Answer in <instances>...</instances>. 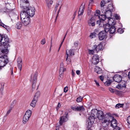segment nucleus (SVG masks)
Here are the masks:
<instances>
[{
	"label": "nucleus",
	"mask_w": 130,
	"mask_h": 130,
	"mask_svg": "<svg viewBox=\"0 0 130 130\" xmlns=\"http://www.w3.org/2000/svg\"><path fill=\"white\" fill-rule=\"evenodd\" d=\"M117 125V123L115 119H113L111 121V125L113 127H116Z\"/></svg>",
	"instance_id": "nucleus-22"
},
{
	"label": "nucleus",
	"mask_w": 130,
	"mask_h": 130,
	"mask_svg": "<svg viewBox=\"0 0 130 130\" xmlns=\"http://www.w3.org/2000/svg\"><path fill=\"white\" fill-rule=\"evenodd\" d=\"M98 111L96 109H93L91 110V116H93V117H95V115H97V111Z\"/></svg>",
	"instance_id": "nucleus-31"
},
{
	"label": "nucleus",
	"mask_w": 130,
	"mask_h": 130,
	"mask_svg": "<svg viewBox=\"0 0 130 130\" xmlns=\"http://www.w3.org/2000/svg\"><path fill=\"white\" fill-rule=\"evenodd\" d=\"M28 13L26 12V10H24L21 11L20 17V18L22 17L25 16L26 15L28 16Z\"/></svg>",
	"instance_id": "nucleus-28"
},
{
	"label": "nucleus",
	"mask_w": 130,
	"mask_h": 130,
	"mask_svg": "<svg viewBox=\"0 0 130 130\" xmlns=\"http://www.w3.org/2000/svg\"><path fill=\"white\" fill-rule=\"evenodd\" d=\"M16 103V101L15 100H14L11 103L10 107L12 108L15 105Z\"/></svg>",
	"instance_id": "nucleus-42"
},
{
	"label": "nucleus",
	"mask_w": 130,
	"mask_h": 130,
	"mask_svg": "<svg viewBox=\"0 0 130 130\" xmlns=\"http://www.w3.org/2000/svg\"><path fill=\"white\" fill-rule=\"evenodd\" d=\"M93 116H90L88 118V127L90 128L91 126V125L94 123L95 117H93Z\"/></svg>",
	"instance_id": "nucleus-8"
},
{
	"label": "nucleus",
	"mask_w": 130,
	"mask_h": 130,
	"mask_svg": "<svg viewBox=\"0 0 130 130\" xmlns=\"http://www.w3.org/2000/svg\"><path fill=\"white\" fill-rule=\"evenodd\" d=\"M99 56L97 54L94 55L92 57V62L94 64H97L99 62Z\"/></svg>",
	"instance_id": "nucleus-9"
},
{
	"label": "nucleus",
	"mask_w": 130,
	"mask_h": 130,
	"mask_svg": "<svg viewBox=\"0 0 130 130\" xmlns=\"http://www.w3.org/2000/svg\"><path fill=\"white\" fill-rule=\"evenodd\" d=\"M45 43V40L44 38L42 39L41 41V43L42 44H44Z\"/></svg>",
	"instance_id": "nucleus-56"
},
{
	"label": "nucleus",
	"mask_w": 130,
	"mask_h": 130,
	"mask_svg": "<svg viewBox=\"0 0 130 130\" xmlns=\"http://www.w3.org/2000/svg\"><path fill=\"white\" fill-rule=\"evenodd\" d=\"M113 80L115 82L120 83L122 80V76L119 74H116L113 77Z\"/></svg>",
	"instance_id": "nucleus-12"
},
{
	"label": "nucleus",
	"mask_w": 130,
	"mask_h": 130,
	"mask_svg": "<svg viewBox=\"0 0 130 130\" xmlns=\"http://www.w3.org/2000/svg\"><path fill=\"white\" fill-rule=\"evenodd\" d=\"M103 44V43L101 42L98 45V47H99V48L100 50H103V49L104 46Z\"/></svg>",
	"instance_id": "nucleus-38"
},
{
	"label": "nucleus",
	"mask_w": 130,
	"mask_h": 130,
	"mask_svg": "<svg viewBox=\"0 0 130 130\" xmlns=\"http://www.w3.org/2000/svg\"><path fill=\"white\" fill-rule=\"evenodd\" d=\"M127 77L129 79H130V72H129L128 74Z\"/></svg>",
	"instance_id": "nucleus-64"
},
{
	"label": "nucleus",
	"mask_w": 130,
	"mask_h": 130,
	"mask_svg": "<svg viewBox=\"0 0 130 130\" xmlns=\"http://www.w3.org/2000/svg\"><path fill=\"white\" fill-rule=\"evenodd\" d=\"M24 26H26L29 24L30 22V18H25V19L21 20Z\"/></svg>",
	"instance_id": "nucleus-14"
},
{
	"label": "nucleus",
	"mask_w": 130,
	"mask_h": 130,
	"mask_svg": "<svg viewBox=\"0 0 130 130\" xmlns=\"http://www.w3.org/2000/svg\"><path fill=\"white\" fill-rule=\"evenodd\" d=\"M114 16L115 17L117 20H118L119 19L120 16H119L117 14H114Z\"/></svg>",
	"instance_id": "nucleus-54"
},
{
	"label": "nucleus",
	"mask_w": 130,
	"mask_h": 130,
	"mask_svg": "<svg viewBox=\"0 0 130 130\" xmlns=\"http://www.w3.org/2000/svg\"><path fill=\"white\" fill-rule=\"evenodd\" d=\"M91 11L90 10H88L87 11L88 14V15H90Z\"/></svg>",
	"instance_id": "nucleus-59"
},
{
	"label": "nucleus",
	"mask_w": 130,
	"mask_h": 130,
	"mask_svg": "<svg viewBox=\"0 0 130 130\" xmlns=\"http://www.w3.org/2000/svg\"><path fill=\"white\" fill-rule=\"evenodd\" d=\"M96 33H91L90 35V38L92 39L95 37Z\"/></svg>",
	"instance_id": "nucleus-46"
},
{
	"label": "nucleus",
	"mask_w": 130,
	"mask_h": 130,
	"mask_svg": "<svg viewBox=\"0 0 130 130\" xmlns=\"http://www.w3.org/2000/svg\"><path fill=\"white\" fill-rule=\"evenodd\" d=\"M17 60L18 63V67L19 69L20 70V71H21L22 69V64L21 58L20 57H19L17 59Z\"/></svg>",
	"instance_id": "nucleus-16"
},
{
	"label": "nucleus",
	"mask_w": 130,
	"mask_h": 130,
	"mask_svg": "<svg viewBox=\"0 0 130 130\" xmlns=\"http://www.w3.org/2000/svg\"><path fill=\"white\" fill-rule=\"evenodd\" d=\"M9 42V40L8 37H5L0 34V43L2 45L4 46L8 45V44Z\"/></svg>",
	"instance_id": "nucleus-1"
},
{
	"label": "nucleus",
	"mask_w": 130,
	"mask_h": 130,
	"mask_svg": "<svg viewBox=\"0 0 130 130\" xmlns=\"http://www.w3.org/2000/svg\"><path fill=\"white\" fill-rule=\"evenodd\" d=\"M112 12L110 11V10H108L105 13V15L107 18V19H109L112 16Z\"/></svg>",
	"instance_id": "nucleus-20"
},
{
	"label": "nucleus",
	"mask_w": 130,
	"mask_h": 130,
	"mask_svg": "<svg viewBox=\"0 0 130 130\" xmlns=\"http://www.w3.org/2000/svg\"><path fill=\"white\" fill-rule=\"evenodd\" d=\"M95 71L98 74H100L102 72L101 69L97 66H96L95 68Z\"/></svg>",
	"instance_id": "nucleus-34"
},
{
	"label": "nucleus",
	"mask_w": 130,
	"mask_h": 130,
	"mask_svg": "<svg viewBox=\"0 0 130 130\" xmlns=\"http://www.w3.org/2000/svg\"><path fill=\"white\" fill-rule=\"evenodd\" d=\"M123 104H118L115 106V107L116 109H118L122 107L123 106Z\"/></svg>",
	"instance_id": "nucleus-40"
},
{
	"label": "nucleus",
	"mask_w": 130,
	"mask_h": 130,
	"mask_svg": "<svg viewBox=\"0 0 130 130\" xmlns=\"http://www.w3.org/2000/svg\"><path fill=\"white\" fill-rule=\"evenodd\" d=\"M37 100V99L34 98L30 104L31 106L34 107H35Z\"/></svg>",
	"instance_id": "nucleus-25"
},
{
	"label": "nucleus",
	"mask_w": 130,
	"mask_h": 130,
	"mask_svg": "<svg viewBox=\"0 0 130 130\" xmlns=\"http://www.w3.org/2000/svg\"><path fill=\"white\" fill-rule=\"evenodd\" d=\"M121 27H120L118 28V27H117V28H118V29L117 30V32H118L119 33L121 34L123 33L124 32V30L121 28V27H122V26L121 25V24H120Z\"/></svg>",
	"instance_id": "nucleus-36"
},
{
	"label": "nucleus",
	"mask_w": 130,
	"mask_h": 130,
	"mask_svg": "<svg viewBox=\"0 0 130 130\" xmlns=\"http://www.w3.org/2000/svg\"><path fill=\"white\" fill-rule=\"evenodd\" d=\"M107 32L105 31H102L100 32L98 34V37L100 40H102L106 38Z\"/></svg>",
	"instance_id": "nucleus-10"
},
{
	"label": "nucleus",
	"mask_w": 130,
	"mask_h": 130,
	"mask_svg": "<svg viewBox=\"0 0 130 130\" xmlns=\"http://www.w3.org/2000/svg\"><path fill=\"white\" fill-rule=\"evenodd\" d=\"M26 11L28 15L31 17H32L35 15V10L34 7H29Z\"/></svg>",
	"instance_id": "nucleus-6"
},
{
	"label": "nucleus",
	"mask_w": 130,
	"mask_h": 130,
	"mask_svg": "<svg viewBox=\"0 0 130 130\" xmlns=\"http://www.w3.org/2000/svg\"><path fill=\"white\" fill-rule=\"evenodd\" d=\"M68 90V87L67 86L65 87L64 89V91L65 92H67Z\"/></svg>",
	"instance_id": "nucleus-55"
},
{
	"label": "nucleus",
	"mask_w": 130,
	"mask_h": 130,
	"mask_svg": "<svg viewBox=\"0 0 130 130\" xmlns=\"http://www.w3.org/2000/svg\"><path fill=\"white\" fill-rule=\"evenodd\" d=\"M25 18H30L29 15H28V16L26 15L25 16L22 17L21 18V20L25 19Z\"/></svg>",
	"instance_id": "nucleus-52"
},
{
	"label": "nucleus",
	"mask_w": 130,
	"mask_h": 130,
	"mask_svg": "<svg viewBox=\"0 0 130 130\" xmlns=\"http://www.w3.org/2000/svg\"><path fill=\"white\" fill-rule=\"evenodd\" d=\"M89 52L90 54H93L95 52L94 49L92 48V50H89Z\"/></svg>",
	"instance_id": "nucleus-44"
},
{
	"label": "nucleus",
	"mask_w": 130,
	"mask_h": 130,
	"mask_svg": "<svg viewBox=\"0 0 130 130\" xmlns=\"http://www.w3.org/2000/svg\"><path fill=\"white\" fill-rule=\"evenodd\" d=\"M107 21H108V23L111 26H113L115 24V19L114 18H111L109 19H107Z\"/></svg>",
	"instance_id": "nucleus-15"
},
{
	"label": "nucleus",
	"mask_w": 130,
	"mask_h": 130,
	"mask_svg": "<svg viewBox=\"0 0 130 130\" xmlns=\"http://www.w3.org/2000/svg\"><path fill=\"white\" fill-rule=\"evenodd\" d=\"M99 47H98V45H93V47L92 48L94 49L95 52L97 53L99 51H100Z\"/></svg>",
	"instance_id": "nucleus-35"
},
{
	"label": "nucleus",
	"mask_w": 130,
	"mask_h": 130,
	"mask_svg": "<svg viewBox=\"0 0 130 130\" xmlns=\"http://www.w3.org/2000/svg\"><path fill=\"white\" fill-rule=\"evenodd\" d=\"M0 26H1L6 29H7V27H8L7 26L5 25L2 23L1 19H0Z\"/></svg>",
	"instance_id": "nucleus-41"
},
{
	"label": "nucleus",
	"mask_w": 130,
	"mask_h": 130,
	"mask_svg": "<svg viewBox=\"0 0 130 130\" xmlns=\"http://www.w3.org/2000/svg\"><path fill=\"white\" fill-rule=\"evenodd\" d=\"M99 18L100 19L101 21H104L107 20V18L105 15L101 14L99 16Z\"/></svg>",
	"instance_id": "nucleus-26"
},
{
	"label": "nucleus",
	"mask_w": 130,
	"mask_h": 130,
	"mask_svg": "<svg viewBox=\"0 0 130 130\" xmlns=\"http://www.w3.org/2000/svg\"><path fill=\"white\" fill-rule=\"evenodd\" d=\"M84 5L82 4L80 6L78 12V16L83 15L84 10Z\"/></svg>",
	"instance_id": "nucleus-18"
},
{
	"label": "nucleus",
	"mask_w": 130,
	"mask_h": 130,
	"mask_svg": "<svg viewBox=\"0 0 130 130\" xmlns=\"http://www.w3.org/2000/svg\"><path fill=\"white\" fill-rule=\"evenodd\" d=\"M100 11L99 10H97L96 11V12L94 13V18H99V16H100Z\"/></svg>",
	"instance_id": "nucleus-32"
},
{
	"label": "nucleus",
	"mask_w": 130,
	"mask_h": 130,
	"mask_svg": "<svg viewBox=\"0 0 130 130\" xmlns=\"http://www.w3.org/2000/svg\"><path fill=\"white\" fill-rule=\"evenodd\" d=\"M78 111H84L85 110L84 107L83 106H78Z\"/></svg>",
	"instance_id": "nucleus-37"
},
{
	"label": "nucleus",
	"mask_w": 130,
	"mask_h": 130,
	"mask_svg": "<svg viewBox=\"0 0 130 130\" xmlns=\"http://www.w3.org/2000/svg\"><path fill=\"white\" fill-rule=\"evenodd\" d=\"M66 68H60L59 72V76L61 77H63V72L66 71Z\"/></svg>",
	"instance_id": "nucleus-23"
},
{
	"label": "nucleus",
	"mask_w": 130,
	"mask_h": 130,
	"mask_svg": "<svg viewBox=\"0 0 130 130\" xmlns=\"http://www.w3.org/2000/svg\"><path fill=\"white\" fill-rule=\"evenodd\" d=\"M109 90L112 93L114 92V90L113 89L111 88H109Z\"/></svg>",
	"instance_id": "nucleus-61"
},
{
	"label": "nucleus",
	"mask_w": 130,
	"mask_h": 130,
	"mask_svg": "<svg viewBox=\"0 0 130 130\" xmlns=\"http://www.w3.org/2000/svg\"><path fill=\"white\" fill-rule=\"evenodd\" d=\"M94 17H92L88 21V24L90 26H92L95 25L94 23Z\"/></svg>",
	"instance_id": "nucleus-19"
},
{
	"label": "nucleus",
	"mask_w": 130,
	"mask_h": 130,
	"mask_svg": "<svg viewBox=\"0 0 130 130\" xmlns=\"http://www.w3.org/2000/svg\"><path fill=\"white\" fill-rule=\"evenodd\" d=\"M20 7L22 9L26 10L29 7V2L27 0H20Z\"/></svg>",
	"instance_id": "nucleus-2"
},
{
	"label": "nucleus",
	"mask_w": 130,
	"mask_h": 130,
	"mask_svg": "<svg viewBox=\"0 0 130 130\" xmlns=\"http://www.w3.org/2000/svg\"><path fill=\"white\" fill-rule=\"evenodd\" d=\"M78 41H75L74 43V45L72 48L74 50H76L78 48Z\"/></svg>",
	"instance_id": "nucleus-27"
},
{
	"label": "nucleus",
	"mask_w": 130,
	"mask_h": 130,
	"mask_svg": "<svg viewBox=\"0 0 130 130\" xmlns=\"http://www.w3.org/2000/svg\"><path fill=\"white\" fill-rule=\"evenodd\" d=\"M59 2H58V3H57L56 6V7H55V11H56V10H57V7L59 5Z\"/></svg>",
	"instance_id": "nucleus-58"
},
{
	"label": "nucleus",
	"mask_w": 130,
	"mask_h": 130,
	"mask_svg": "<svg viewBox=\"0 0 130 130\" xmlns=\"http://www.w3.org/2000/svg\"><path fill=\"white\" fill-rule=\"evenodd\" d=\"M106 3H105V2L104 1H101L100 3V5L102 7L104 6L105 4Z\"/></svg>",
	"instance_id": "nucleus-49"
},
{
	"label": "nucleus",
	"mask_w": 130,
	"mask_h": 130,
	"mask_svg": "<svg viewBox=\"0 0 130 130\" xmlns=\"http://www.w3.org/2000/svg\"><path fill=\"white\" fill-rule=\"evenodd\" d=\"M104 31H105L106 32H107L109 30V29L111 26V25L108 23L106 24L105 25H104Z\"/></svg>",
	"instance_id": "nucleus-21"
},
{
	"label": "nucleus",
	"mask_w": 130,
	"mask_h": 130,
	"mask_svg": "<svg viewBox=\"0 0 130 130\" xmlns=\"http://www.w3.org/2000/svg\"><path fill=\"white\" fill-rule=\"evenodd\" d=\"M96 116L100 120H102L104 118V115L102 111L98 110L97 111Z\"/></svg>",
	"instance_id": "nucleus-13"
},
{
	"label": "nucleus",
	"mask_w": 130,
	"mask_h": 130,
	"mask_svg": "<svg viewBox=\"0 0 130 130\" xmlns=\"http://www.w3.org/2000/svg\"><path fill=\"white\" fill-rule=\"evenodd\" d=\"M83 99V98L81 96H79L77 99L76 101L78 102H80L82 101Z\"/></svg>",
	"instance_id": "nucleus-47"
},
{
	"label": "nucleus",
	"mask_w": 130,
	"mask_h": 130,
	"mask_svg": "<svg viewBox=\"0 0 130 130\" xmlns=\"http://www.w3.org/2000/svg\"><path fill=\"white\" fill-rule=\"evenodd\" d=\"M113 128H114V130H120V129H121L117 126L116 127Z\"/></svg>",
	"instance_id": "nucleus-57"
},
{
	"label": "nucleus",
	"mask_w": 130,
	"mask_h": 130,
	"mask_svg": "<svg viewBox=\"0 0 130 130\" xmlns=\"http://www.w3.org/2000/svg\"><path fill=\"white\" fill-rule=\"evenodd\" d=\"M71 108L74 111H78V106H74L71 107Z\"/></svg>",
	"instance_id": "nucleus-48"
},
{
	"label": "nucleus",
	"mask_w": 130,
	"mask_h": 130,
	"mask_svg": "<svg viewBox=\"0 0 130 130\" xmlns=\"http://www.w3.org/2000/svg\"><path fill=\"white\" fill-rule=\"evenodd\" d=\"M126 82L124 81H122V82L116 86V87L120 89H122L123 88H126V85H125Z\"/></svg>",
	"instance_id": "nucleus-11"
},
{
	"label": "nucleus",
	"mask_w": 130,
	"mask_h": 130,
	"mask_svg": "<svg viewBox=\"0 0 130 130\" xmlns=\"http://www.w3.org/2000/svg\"><path fill=\"white\" fill-rule=\"evenodd\" d=\"M31 113V111L30 110H28L27 111L23 118V122L24 124H25L27 122Z\"/></svg>",
	"instance_id": "nucleus-3"
},
{
	"label": "nucleus",
	"mask_w": 130,
	"mask_h": 130,
	"mask_svg": "<svg viewBox=\"0 0 130 130\" xmlns=\"http://www.w3.org/2000/svg\"><path fill=\"white\" fill-rule=\"evenodd\" d=\"M107 8L108 10H110L111 12H112L115 11V8L113 7V6L112 4H110L107 7Z\"/></svg>",
	"instance_id": "nucleus-30"
},
{
	"label": "nucleus",
	"mask_w": 130,
	"mask_h": 130,
	"mask_svg": "<svg viewBox=\"0 0 130 130\" xmlns=\"http://www.w3.org/2000/svg\"><path fill=\"white\" fill-rule=\"evenodd\" d=\"M8 50L7 48H5L2 50L1 52L3 53L7 54L8 53Z\"/></svg>",
	"instance_id": "nucleus-45"
},
{
	"label": "nucleus",
	"mask_w": 130,
	"mask_h": 130,
	"mask_svg": "<svg viewBox=\"0 0 130 130\" xmlns=\"http://www.w3.org/2000/svg\"><path fill=\"white\" fill-rule=\"evenodd\" d=\"M12 108L11 107H10L9 109L7 111L6 114L5 116V117H6L7 116H8L10 112H11V110H12Z\"/></svg>",
	"instance_id": "nucleus-50"
},
{
	"label": "nucleus",
	"mask_w": 130,
	"mask_h": 130,
	"mask_svg": "<svg viewBox=\"0 0 130 130\" xmlns=\"http://www.w3.org/2000/svg\"><path fill=\"white\" fill-rule=\"evenodd\" d=\"M46 5L48 8L50 7L53 3V2L52 0H45Z\"/></svg>",
	"instance_id": "nucleus-29"
},
{
	"label": "nucleus",
	"mask_w": 130,
	"mask_h": 130,
	"mask_svg": "<svg viewBox=\"0 0 130 130\" xmlns=\"http://www.w3.org/2000/svg\"><path fill=\"white\" fill-rule=\"evenodd\" d=\"M5 57H7V56L5 55L0 57V67L1 68V70L2 69V68L5 66L8 62L7 59H5Z\"/></svg>",
	"instance_id": "nucleus-5"
},
{
	"label": "nucleus",
	"mask_w": 130,
	"mask_h": 130,
	"mask_svg": "<svg viewBox=\"0 0 130 130\" xmlns=\"http://www.w3.org/2000/svg\"><path fill=\"white\" fill-rule=\"evenodd\" d=\"M66 54L67 55V57L66 58V61H69L70 62V56H73L74 55L73 50V49H71L70 50H67L66 51Z\"/></svg>",
	"instance_id": "nucleus-7"
},
{
	"label": "nucleus",
	"mask_w": 130,
	"mask_h": 130,
	"mask_svg": "<svg viewBox=\"0 0 130 130\" xmlns=\"http://www.w3.org/2000/svg\"><path fill=\"white\" fill-rule=\"evenodd\" d=\"M22 26V25L21 23L20 22H19L16 24L15 27L17 29H20L21 28Z\"/></svg>",
	"instance_id": "nucleus-33"
},
{
	"label": "nucleus",
	"mask_w": 130,
	"mask_h": 130,
	"mask_svg": "<svg viewBox=\"0 0 130 130\" xmlns=\"http://www.w3.org/2000/svg\"><path fill=\"white\" fill-rule=\"evenodd\" d=\"M39 95L40 93L39 92H37L35 94L34 98L37 99L38 97L39 96Z\"/></svg>",
	"instance_id": "nucleus-51"
},
{
	"label": "nucleus",
	"mask_w": 130,
	"mask_h": 130,
	"mask_svg": "<svg viewBox=\"0 0 130 130\" xmlns=\"http://www.w3.org/2000/svg\"><path fill=\"white\" fill-rule=\"evenodd\" d=\"M101 22H102V21H101V20H100V21H99V20L97 21L96 22H97V23L98 24H99V25H100Z\"/></svg>",
	"instance_id": "nucleus-63"
},
{
	"label": "nucleus",
	"mask_w": 130,
	"mask_h": 130,
	"mask_svg": "<svg viewBox=\"0 0 130 130\" xmlns=\"http://www.w3.org/2000/svg\"><path fill=\"white\" fill-rule=\"evenodd\" d=\"M37 80V77L36 75L34 76L33 79V84H32V87H33L34 84L36 82Z\"/></svg>",
	"instance_id": "nucleus-43"
},
{
	"label": "nucleus",
	"mask_w": 130,
	"mask_h": 130,
	"mask_svg": "<svg viewBox=\"0 0 130 130\" xmlns=\"http://www.w3.org/2000/svg\"><path fill=\"white\" fill-rule=\"evenodd\" d=\"M111 82L112 81L111 80H108L105 82V84L106 86H108L110 85Z\"/></svg>",
	"instance_id": "nucleus-39"
},
{
	"label": "nucleus",
	"mask_w": 130,
	"mask_h": 130,
	"mask_svg": "<svg viewBox=\"0 0 130 130\" xmlns=\"http://www.w3.org/2000/svg\"><path fill=\"white\" fill-rule=\"evenodd\" d=\"M100 78L101 80L103 81L104 80V77L103 76H100Z\"/></svg>",
	"instance_id": "nucleus-60"
},
{
	"label": "nucleus",
	"mask_w": 130,
	"mask_h": 130,
	"mask_svg": "<svg viewBox=\"0 0 130 130\" xmlns=\"http://www.w3.org/2000/svg\"><path fill=\"white\" fill-rule=\"evenodd\" d=\"M95 82L96 85H97L98 86H100V85L99 84V83L97 82L96 80H94Z\"/></svg>",
	"instance_id": "nucleus-62"
},
{
	"label": "nucleus",
	"mask_w": 130,
	"mask_h": 130,
	"mask_svg": "<svg viewBox=\"0 0 130 130\" xmlns=\"http://www.w3.org/2000/svg\"><path fill=\"white\" fill-rule=\"evenodd\" d=\"M68 120V119L66 116L61 117L59 121L60 125H62L63 123L66 122Z\"/></svg>",
	"instance_id": "nucleus-17"
},
{
	"label": "nucleus",
	"mask_w": 130,
	"mask_h": 130,
	"mask_svg": "<svg viewBox=\"0 0 130 130\" xmlns=\"http://www.w3.org/2000/svg\"><path fill=\"white\" fill-rule=\"evenodd\" d=\"M116 28L114 26H111L109 29V31L110 33L113 34L116 31Z\"/></svg>",
	"instance_id": "nucleus-24"
},
{
	"label": "nucleus",
	"mask_w": 130,
	"mask_h": 130,
	"mask_svg": "<svg viewBox=\"0 0 130 130\" xmlns=\"http://www.w3.org/2000/svg\"><path fill=\"white\" fill-rule=\"evenodd\" d=\"M103 117V119H104L103 120V121L102 122V123L103 124H105L107 125L109 124V122L110 121L109 119V118H111V114L109 113H107L106 114L104 115Z\"/></svg>",
	"instance_id": "nucleus-4"
},
{
	"label": "nucleus",
	"mask_w": 130,
	"mask_h": 130,
	"mask_svg": "<svg viewBox=\"0 0 130 130\" xmlns=\"http://www.w3.org/2000/svg\"><path fill=\"white\" fill-rule=\"evenodd\" d=\"M127 123L130 125L129 127L130 128V116L127 118Z\"/></svg>",
	"instance_id": "nucleus-53"
}]
</instances>
